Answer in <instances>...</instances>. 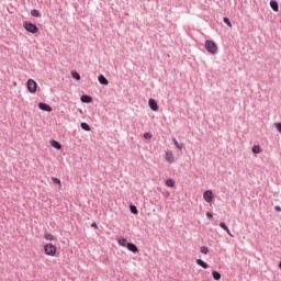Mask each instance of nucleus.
I'll use <instances>...</instances> for the list:
<instances>
[{
    "instance_id": "1",
    "label": "nucleus",
    "mask_w": 281,
    "mask_h": 281,
    "mask_svg": "<svg viewBox=\"0 0 281 281\" xmlns=\"http://www.w3.org/2000/svg\"><path fill=\"white\" fill-rule=\"evenodd\" d=\"M58 251V249L56 248V245L48 243L44 246V254L45 256H50L52 258H54V256H56V252Z\"/></svg>"
},
{
    "instance_id": "2",
    "label": "nucleus",
    "mask_w": 281,
    "mask_h": 281,
    "mask_svg": "<svg viewBox=\"0 0 281 281\" xmlns=\"http://www.w3.org/2000/svg\"><path fill=\"white\" fill-rule=\"evenodd\" d=\"M205 49L206 52H209V54H218V46L216 45V43H214V41L207 40L205 42Z\"/></svg>"
},
{
    "instance_id": "3",
    "label": "nucleus",
    "mask_w": 281,
    "mask_h": 281,
    "mask_svg": "<svg viewBox=\"0 0 281 281\" xmlns=\"http://www.w3.org/2000/svg\"><path fill=\"white\" fill-rule=\"evenodd\" d=\"M23 27H24V30H26V32H30L31 34L38 33V26H36L35 24H32L30 22H24Z\"/></svg>"
},
{
    "instance_id": "4",
    "label": "nucleus",
    "mask_w": 281,
    "mask_h": 281,
    "mask_svg": "<svg viewBox=\"0 0 281 281\" xmlns=\"http://www.w3.org/2000/svg\"><path fill=\"white\" fill-rule=\"evenodd\" d=\"M27 91L30 93H34L38 87V85L34 81V79H29L26 82Z\"/></svg>"
},
{
    "instance_id": "5",
    "label": "nucleus",
    "mask_w": 281,
    "mask_h": 281,
    "mask_svg": "<svg viewBox=\"0 0 281 281\" xmlns=\"http://www.w3.org/2000/svg\"><path fill=\"white\" fill-rule=\"evenodd\" d=\"M203 199L206 203H212L214 200V192L212 190H207L203 193Z\"/></svg>"
},
{
    "instance_id": "6",
    "label": "nucleus",
    "mask_w": 281,
    "mask_h": 281,
    "mask_svg": "<svg viewBox=\"0 0 281 281\" xmlns=\"http://www.w3.org/2000/svg\"><path fill=\"white\" fill-rule=\"evenodd\" d=\"M165 159L168 164H175V154H172V151H167L165 154Z\"/></svg>"
},
{
    "instance_id": "7",
    "label": "nucleus",
    "mask_w": 281,
    "mask_h": 281,
    "mask_svg": "<svg viewBox=\"0 0 281 281\" xmlns=\"http://www.w3.org/2000/svg\"><path fill=\"white\" fill-rule=\"evenodd\" d=\"M38 109H41V111H46L47 113H52L53 111L49 104L43 102L38 103Z\"/></svg>"
},
{
    "instance_id": "8",
    "label": "nucleus",
    "mask_w": 281,
    "mask_h": 281,
    "mask_svg": "<svg viewBox=\"0 0 281 281\" xmlns=\"http://www.w3.org/2000/svg\"><path fill=\"white\" fill-rule=\"evenodd\" d=\"M148 103L151 111H159V105L157 104V101H155V99H149Z\"/></svg>"
},
{
    "instance_id": "9",
    "label": "nucleus",
    "mask_w": 281,
    "mask_h": 281,
    "mask_svg": "<svg viewBox=\"0 0 281 281\" xmlns=\"http://www.w3.org/2000/svg\"><path fill=\"white\" fill-rule=\"evenodd\" d=\"M220 227H222V229H224V232H226L228 236H231V238H234V235L232 234V232H229V227H227L224 222L220 223Z\"/></svg>"
},
{
    "instance_id": "10",
    "label": "nucleus",
    "mask_w": 281,
    "mask_h": 281,
    "mask_svg": "<svg viewBox=\"0 0 281 281\" xmlns=\"http://www.w3.org/2000/svg\"><path fill=\"white\" fill-rule=\"evenodd\" d=\"M127 249H128L130 251H133V254H137V252L139 251V249L136 247V245H135V244H132V243H128V244H127Z\"/></svg>"
},
{
    "instance_id": "11",
    "label": "nucleus",
    "mask_w": 281,
    "mask_h": 281,
    "mask_svg": "<svg viewBox=\"0 0 281 281\" xmlns=\"http://www.w3.org/2000/svg\"><path fill=\"white\" fill-rule=\"evenodd\" d=\"M80 100H81V102H85L87 104H89L90 102H93V98H91L87 94L81 95Z\"/></svg>"
},
{
    "instance_id": "12",
    "label": "nucleus",
    "mask_w": 281,
    "mask_h": 281,
    "mask_svg": "<svg viewBox=\"0 0 281 281\" xmlns=\"http://www.w3.org/2000/svg\"><path fill=\"white\" fill-rule=\"evenodd\" d=\"M100 85H104L105 87L109 85V80L103 75H100L98 78Z\"/></svg>"
},
{
    "instance_id": "13",
    "label": "nucleus",
    "mask_w": 281,
    "mask_h": 281,
    "mask_svg": "<svg viewBox=\"0 0 281 281\" xmlns=\"http://www.w3.org/2000/svg\"><path fill=\"white\" fill-rule=\"evenodd\" d=\"M196 265H199V267H202V269H207L210 266L203 261L202 259H196Z\"/></svg>"
},
{
    "instance_id": "14",
    "label": "nucleus",
    "mask_w": 281,
    "mask_h": 281,
    "mask_svg": "<svg viewBox=\"0 0 281 281\" xmlns=\"http://www.w3.org/2000/svg\"><path fill=\"white\" fill-rule=\"evenodd\" d=\"M50 146H53V148H56V150H60V148H63V145H60V143H58L57 140H52Z\"/></svg>"
},
{
    "instance_id": "15",
    "label": "nucleus",
    "mask_w": 281,
    "mask_h": 281,
    "mask_svg": "<svg viewBox=\"0 0 281 281\" xmlns=\"http://www.w3.org/2000/svg\"><path fill=\"white\" fill-rule=\"evenodd\" d=\"M44 238H45V240H49V241L56 240V237L52 233H45Z\"/></svg>"
},
{
    "instance_id": "16",
    "label": "nucleus",
    "mask_w": 281,
    "mask_h": 281,
    "mask_svg": "<svg viewBox=\"0 0 281 281\" xmlns=\"http://www.w3.org/2000/svg\"><path fill=\"white\" fill-rule=\"evenodd\" d=\"M117 243H119V245H121V247H127V245H128L126 238H124V237H120L117 239Z\"/></svg>"
},
{
    "instance_id": "17",
    "label": "nucleus",
    "mask_w": 281,
    "mask_h": 281,
    "mask_svg": "<svg viewBox=\"0 0 281 281\" xmlns=\"http://www.w3.org/2000/svg\"><path fill=\"white\" fill-rule=\"evenodd\" d=\"M270 8H272L274 12H278L280 10L276 1H270Z\"/></svg>"
},
{
    "instance_id": "18",
    "label": "nucleus",
    "mask_w": 281,
    "mask_h": 281,
    "mask_svg": "<svg viewBox=\"0 0 281 281\" xmlns=\"http://www.w3.org/2000/svg\"><path fill=\"white\" fill-rule=\"evenodd\" d=\"M252 153H254L255 155H260V153H262V149L260 148V146L255 145V146L252 147Z\"/></svg>"
},
{
    "instance_id": "19",
    "label": "nucleus",
    "mask_w": 281,
    "mask_h": 281,
    "mask_svg": "<svg viewBox=\"0 0 281 281\" xmlns=\"http://www.w3.org/2000/svg\"><path fill=\"white\" fill-rule=\"evenodd\" d=\"M53 183H56L58 186L59 190L63 188V183L60 182V179L58 178H52Z\"/></svg>"
},
{
    "instance_id": "20",
    "label": "nucleus",
    "mask_w": 281,
    "mask_h": 281,
    "mask_svg": "<svg viewBox=\"0 0 281 281\" xmlns=\"http://www.w3.org/2000/svg\"><path fill=\"white\" fill-rule=\"evenodd\" d=\"M201 254H204V256H207V254H210V248L202 246L200 248Z\"/></svg>"
},
{
    "instance_id": "21",
    "label": "nucleus",
    "mask_w": 281,
    "mask_h": 281,
    "mask_svg": "<svg viewBox=\"0 0 281 281\" xmlns=\"http://www.w3.org/2000/svg\"><path fill=\"white\" fill-rule=\"evenodd\" d=\"M166 186H167L168 188H175V180L168 179V180L166 181Z\"/></svg>"
},
{
    "instance_id": "22",
    "label": "nucleus",
    "mask_w": 281,
    "mask_h": 281,
    "mask_svg": "<svg viewBox=\"0 0 281 281\" xmlns=\"http://www.w3.org/2000/svg\"><path fill=\"white\" fill-rule=\"evenodd\" d=\"M173 143H175V146H177V148H179V150H183V145L179 144L178 139L173 138Z\"/></svg>"
},
{
    "instance_id": "23",
    "label": "nucleus",
    "mask_w": 281,
    "mask_h": 281,
    "mask_svg": "<svg viewBox=\"0 0 281 281\" xmlns=\"http://www.w3.org/2000/svg\"><path fill=\"white\" fill-rule=\"evenodd\" d=\"M212 277H213L214 280H221V274H220L218 271H213Z\"/></svg>"
},
{
    "instance_id": "24",
    "label": "nucleus",
    "mask_w": 281,
    "mask_h": 281,
    "mask_svg": "<svg viewBox=\"0 0 281 281\" xmlns=\"http://www.w3.org/2000/svg\"><path fill=\"white\" fill-rule=\"evenodd\" d=\"M31 14H32L33 16H35L36 19H38V16H41V12H40L38 10H36V9L32 10V11H31Z\"/></svg>"
},
{
    "instance_id": "25",
    "label": "nucleus",
    "mask_w": 281,
    "mask_h": 281,
    "mask_svg": "<svg viewBox=\"0 0 281 281\" xmlns=\"http://www.w3.org/2000/svg\"><path fill=\"white\" fill-rule=\"evenodd\" d=\"M71 76L72 78H75V80H80V74H78L77 71H72Z\"/></svg>"
},
{
    "instance_id": "26",
    "label": "nucleus",
    "mask_w": 281,
    "mask_h": 281,
    "mask_svg": "<svg viewBox=\"0 0 281 281\" xmlns=\"http://www.w3.org/2000/svg\"><path fill=\"white\" fill-rule=\"evenodd\" d=\"M81 128H83V131H91V127L87 123H81Z\"/></svg>"
},
{
    "instance_id": "27",
    "label": "nucleus",
    "mask_w": 281,
    "mask_h": 281,
    "mask_svg": "<svg viewBox=\"0 0 281 281\" xmlns=\"http://www.w3.org/2000/svg\"><path fill=\"white\" fill-rule=\"evenodd\" d=\"M130 210H131L132 214H137V206L131 205Z\"/></svg>"
},
{
    "instance_id": "28",
    "label": "nucleus",
    "mask_w": 281,
    "mask_h": 281,
    "mask_svg": "<svg viewBox=\"0 0 281 281\" xmlns=\"http://www.w3.org/2000/svg\"><path fill=\"white\" fill-rule=\"evenodd\" d=\"M224 23H226L228 27H232V22L229 21V18H224Z\"/></svg>"
},
{
    "instance_id": "29",
    "label": "nucleus",
    "mask_w": 281,
    "mask_h": 281,
    "mask_svg": "<svg viewBox=\"0 0 281 281\" xmlns=\"http://www.w3.org/2000/svg\"><path fill=\"white\" fill-rule=\"evenodd\" d=\"M144 137H145V139H153V134H150V133H145V134H144Z\"/></svg>"
},
{
    "instance_id": "30",
    "label": "nucleus",
    "mask_w": 281,
    "mask_h": 281,
    "mask_svg": "<svg viewBox=\"0 0 281 281\" xmlns=\"http://www.w3.org/2000/svg\"><path fill=\"white\" fill-rule=\"evenodd\" d=\"M274 126H276L277 131L279 133H281V123H276Z\"/></svg>"
},
{
    "instance_id": "31",
    "label": "nucleus",
    "mask_w": 281,
    "mask_h": 281,
    "mask_svg": "<svg viewBox=\"0 0 281 281\" xmlns=\"http://www.w3.org/2000/svg\"><path fill=\"white\" fill-rule=\"evenodd\" d=\"M91 227H94V229H98V224H95V222H93V223L91 224Z\"/></svg>"
},
{
    "instance_id": "32",
    "label": "nucleus",
    "mask_w": 281,
    "mask_h": 281,
    "mask_svg": "<svg viewBox=\"0 0 281 281\" xmlns=\"http://www.w3.org/2000/svg\"><path fill=\"white\" fill-rule=\"evenodd\" d=\"M206 216H207V218H213V215L210 212L206 213Z\"/></svg>"
},
{
    "instance_id": "33",
    "label": "nucleus",
    "mask_w": 281,
    "mask_h": 281,
    "mask_svg": "<svg viewBox=\"0 0 281 281\" xmlns=\"http://www.w3.org/2000/svg\"><path fill=\"white\" fill-rule=\"evenodd\" d=\"M274 210H277V212H281V207L280 206H276Z\"/></svg>"
}]
</instances>
